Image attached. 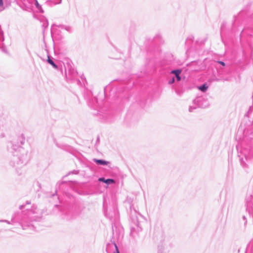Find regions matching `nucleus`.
Returning <instances> with one entry per match:
<instances>
[{
  "mask_svg": "<svg viewBox=\"0 0 253 253\" xmlns=\"http://www.w3.org/2000/svg\"><path fill=\"white\" fill-rule=\"evenodd\" d=\"M3 5V1L2 0H0V6H2Z\"/></svg>",
  "mask_w": 253,
  "mask_h": 253,
  "instance_id": "12",
  "label": "nucleus"
},
{
  "mask_svg": "<svg viewBox=\"0 0 253 253\" xmlns=\"http://www.w3.org/2000/svg\"><path fill=\"white\" fill-rule=\"evenodd\" d=\"M106 179H105L104 178H100L99 179V180L100 181H102V182H103L105 183V181Z\"/></svg>",
  "mask_w": 253,
  "mask_h": 253,
  "instance_id": "8",
  "label": "nucleus"
},
{
  "mask_svg": "<svg viewBox=\"0 0 253 253\" xmlns=\"http://www.w3.org/2000/svg\"><path fill=\"white\" fill-rule=\"evenodd\" d=\"M209 86L206 84H204L201 86H198V89L202 92H205L208 89Z\"/></svg>",
  "mask_w": 253,
  "mask_h": 253,
  "instance_id": "2",
  "label": "nucleus"
},
{
  "mask_svg": "<svg viewBox=\"0 0 253 253\" xmlns=\"http://www.w3.org/2000/svg\"><path fill=\"white\" fill-rule=\"evenodd\" d=\"M115 248H116V253H120L119 251V250H118V247H117L116 245H115Z\"/></svg>",
  "mask_w": 253,
  "mask_h": 253,
  "instance_id": "9",
  "label": "nucleus"
},
{
  "mask_svg": "<svg viewBox=\"0 0 253 253\" xmlns=\"http://www.w3.org/2000/svg\"><path fill=\"white\" fill-rule=\"evenodd\" d=\"M181 70H176L172 71L171 73L175 75L177 81H180L181 80V78H180L179 75L181 73Z\"/></svg>",
  "mask_w": 253,
  "mask_h": 253,
  "instance_id": "1",
  "label": "nucleus"
},
{
  "mask_svg": "<svg viewBox=\"0 0 253 253\" xmlns=\"http://www.w3.org/2000/svg\"><path fill=\"white\" fill-rule=\"evenodd\" d=\"M114 182H115L114 180L112 179H107L105 181V183L108 184H111V183H113Z\"/></svg>",
  "mask_w": 253,
  "mask_h": 253,
  "instance_id": "5",
  "label": "nucleus"
},
{
  "mask_svg": "<svg viewBox=\"0 0 253 253\" xmlns=\"http://www.w3.org/2000/svg\"><path fill=\"white\" fill-rule=\"evenodd\" d=\"M218 63L223 66H224L225 65V63L223 62V61H218Z\"/></svg>",
  "mask_w": 253,
  "mask_h": 253,
  "instance_id": "6",
  "label": "nucleus"
},
{
  "mask_svg": "<svg viewBox=\"0 0 253 253\" xmlns=\"http://www.w3.org/2000/svg\"><path fill=\"white\" fill-rule=\"evenodd\" d=\"M26 204H30V202H27Z\"/></svg>",
  "mask_w": 253,
  "mask_h": 253,
  "instance_id": "13",
  "label": "nucleus"
},
{
  "mask_svg": "<svg viewBox=\"0 0 253 253\" xmlns=\"http://www.w3.org/2000/svg\"><path fill=\"white\" fill-rule=\"evenodd\" d=\"M25 205H22L20 206L19 209L22 210L25 207Z\"/></svg>",
  "mask_w": 253,
  "mask_h": 253,
  "instance_id": "10",
  "label": "nucleus"
},
{
  "mask_svg": "<svg viewBox=\"0 0 253 253\" xmlns=\"http://www.w3.org/2000/svg\"><path fill=\"white\" fill-rule=\"evenodd\" d=\"M36 6L38 8H40L41 7V6L40 5V4L38 3V2L37 1L36 2Z\"/></svg>",
  "mask_w": 253,
  "mask_h": 253,
  "instance_id": "7",
  "label": "nucleus"
},
{
  "mask_svg": "<svg viewBox=\"0 0 253 253\" xmlns=\"http://www.w3.org/2000/svg\"><path fill=\"white\" fill-rule=\"evenodd\" d=\"M94 161L98 164H100L101 165H107L109 164L108 162H107V161H105L104 160H102L95 159Z\"/></svg>",
  "mask_w": 253,
  "mask_h": 253,
  "instance_id": "3",
  "label": "nucleus"
},
{
  "mask_svg": "<svg viewBox=\"0 0 253 253\" xmlns=\"http://www.w3.org/2000/svg\"><path fill=\"white\" fill-rule=\"evenodd\" d=\"M47 62L50 65H51L54 68L57 69V65L54 63V62L51 59H50V58L49 57L47 59Z\"/></svg>",
  "mask_w": 253,
  "mask_h": 253,
  "instance_id": "4",
  "label": "nucleus"
},
{
  "mask_svg": "<svg viewBox=\"0 0 253 253\" xmlns=\"http://www.w3.org/2000/svg\"><path fill=\"white\" fill-rule=\"evenodd\" d=\"M174 78H172V79L171 80V81L169 82V84H172L173 83H174Z\"/></svg>",
  "mask_w": 253,
  "mask_h": 253,
  "instance_id": "11",
  "label": "nucleus"
}]
</instances>
